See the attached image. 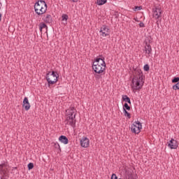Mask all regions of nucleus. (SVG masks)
<instances>
[{
    "mask_svg": "<svg viewBox=\"0 0 179 179\" xmlns=\"http://www.w3.org/2000/svg\"><path fill=\"white\" fill-rule=\"evenodd\" d=\"M131 129L133 134L138 135L141 133V130L142 129V123L139 121L135 122L131 124Z\"/></svg>",
    "mask_w": 179,
    "mask_h": 179,
    "instance_id": "0eeeda50",
    "label": "nucleus"
},
{
    "mask_svg": "<svg viewBox=\"0 0 179 179\" xmlns=\"http://www.w3.org/2000/svg\"><path fill=\"white\" fill-rule=\"evenodd\" d=\"M96 3L99 5V6H101V5L107 3V0H97Z\"/></svg>",
    "mask_w": 179,
    "mask_h": 179,
    "instance_id": "a211bd4d",
    "label": "nucleus"
},
{
    "mask_svg": "<svg viewBox=\"0 0 179 179\" xmlns=\"http://www.w3.org/2000/svg\"><path fill=\"white\" fill-rule=\"evenodd\" d=\"M80 145L82 148H89V145H90V141L87 137H83L80 140Z\"/></svg>",
    "mask_w": 179,
    "mask_h": 179,
    "instance_id": "f8f14e48",
    "label": "nucleus"
},
{
    "mask_svg": "<svg viewBox=\"0 0 179 179\" xmlns=\"http://www.w3.org/2000/svg\"><path fill=\"white\" fill-rule=\"evenodd\" d=\"M173 90H179V82L173 86Z\"/></svg>",
    "mask_w": 179,
    "mask_h": 179,
    "instance_id": "393cba45",
    "label": "nucleus"
},
{
    "mask_svg": "<svg viewBox=\"0 0 179 179\" xmlns=\"http://www.w3.org/2000/svg\"><path fill=\"white\" fill-rule=\"evenodd\" d=\"M54 146L55 149H59L60 151H57V153H61V146H59V144L58 143H54Z\"/></svg>",
    "mask_w": 179,
    "mask_h": 179,
    "instance_id": "aec40b11",
    "label": "nucleus"
},
{
    "mask_svg": "<svg viewBox=\"0 0 179 179\" xmlns=\"http://www.w3.org/2000/svg\"><path fill=\"white\" fill-rule=\"evenodd\" d=\"M1 20H2V14L0 13V22H1Z\"/></svg>",
    "mask_w": 179,
    "mask_h": 179,
    "instance_id": "72a5a7b5",
    "label": "nucleus"
},
{
    "mask_svg": "<svg viewBox=\"0 0 179 179\" xmlns=\"http://www.w3.org/2000/svg\"><path fill=\"white\" fill-rule=\"evenodd\" d=\"M99 31L101 33V36H102V37H107V36H110V29L107 27V25H102Z\"/></svg>",
    "mask_w": 179,
    "mask_h": 179,
    "instance_id": "9d476101",
    "label": "nucleus"
},
{
    "mask_svg": "<svg viewBox=\"0 0 179 179\" xmlns=\"http://www.w3.org/2000/svg\"><path fill=\"white\" fill-rule=\"evenodd\" d=\"M167 144L170 149H177V148H178V142L174 138H171V141L167 143Z\"/></svg>",
    "mask_w": 179,
    "mask_h": 179,
    "instance_id": "9b49d317",
    "label": "nucleus"
},
{
    "mask_svg": "<svg viewBox=\"0 0 179 179\" xmlns=\"http://www.w3.org/2000/svg\"><path fill=\"white\" fill-rule=\"evenodd\" d=\"M6 167H8V162H3L0 164L1 179H8L9 178V171Z\"/></svg>",
    "mask_w": 179,
    "mask_h": 179,
    "instance_id": "423d86ee",
    "label": "nucleus"
},
{
    "mask_svg": "<svg viewBox=\"0 0 179 179\" xmlns=\"http://www.w3.org/2000/svg\"><path fill=\"white\" fill-rule=\"evenodd\" d=\"M106 62L103 60L101 63H94L92 64V69L95 73H99L104 75L106 73Z\"/></svg>",
    "mask_w": 179,
    "mask_h": 179,
    "instance_id": "39448f33",
    "label": "nucleus"
},
{
    "mask_svg": "<svg viewBox=\"0 0 179 179\" xmlns=\"http://www.w3.org/2000/svg\"><path fill=\"white\" fill-rule=\"evenodd\" d=\"M179 82V77H175L172 80V83H178Z\"/></svg>",
    "mask_w": 179,
    "mask_h": 179,
    "instance_id": "a878e982",
    "label": "nucleus"
},
{
    "mask_svg": "<svg viewBox=\"0 0 179 179\" xmlns=\"http://www.w3.org/2000/svg\"><path fill=\"white\" fill-rule=\"evenodd\" d=\"M111 179H118V177H117L115 173H113L111 176Z\"/></svg>",
    "mask_w": 179,
    "mask_h": 179,
    "instance_id": "7c9ffc66",
    "label": "nucleus"
},
{
    "mask_svg": "<svg viewBox=\"0 0 179 179\" xmlns=\"http://www.w3.org/2000/svg\"><path fill=\"white\" fill-rule=\"evenodd\" d=\"M127 179H135V178H134V174L128 173L127 174Z\"/></svg>",
    "mask_w": 179,
    "mask_h": 179,
    "instance_id": "c85d7f7f",
    "label": "nucleus"
},
{
    "mask_svg": "<svg viewBox=\"0 0 179 179\" xmlns=\"http://www.w3.org/2000/svg\"><path fill=\"white\" fill-rule=\"evenodd\" d=\"M156 23H157V26H159V20H157Z\"/></svg>",
    "mask_w": 179,
    "mask_h": 179,
    "instance_id": "f704fd0d",
    "label": "nucleus"
},
{
    "mask_svg": "<svg viewBox=\"0 0 179 179\" xmlns=\"http://www.w3.org/2000/svg\"><path fill=\"white\" fill-rule=\"evenodd\" d=\"M157 2H159L160 0H156Z\"/></svg>",
    "mask_w": 179,
    "mask_h": 179,
    "instance_id": "c9c22d12",
    "label": "nucleus"
},
{
    "mask_svg": "<svg viewBox=\"0 0 179 179\" xmlns=\"http://www.w3.org/2000/svg\"><path fill=\"white\" fill-rule=\"evenodd\" d=\"M125 110H127V111H129L131 110V106H129L127 103H124V104L123 105V111H125Z\"/></svg>",
    "mask_w": 179,
    "mask_h": 179,
    "instance_id": "6ab92c4d",
    "label": "nucleus"
},
{
    "mask_svg": "<svg viewBox=\"0 0 179 179\" xmlns=\"http://www.w3.org/2000/svg\"><path fill=\"white\" fill-rule=\"evenodd\" d=\"M123 112H124L125 117H127L129 119L131 118V113H129L126 110H123Z\"/></svg>",
    "mask_w": 179,
    "mask_h": 179,
    "instance_id": "b1692460",
    "label": "nucleus"
},
{
    "mask_svg": "<svg viewBox=\"0 0 179 179\" xmlns=\"http://www.w3.org/2000/svg\"><path fill=\"white\" fill-rule=\"evenodd\" d=\"M94 77L96 80H100L101 79V74L95 73Z\"/></svg>",
    "mask_w": 179,
    "mask_h": 179,
    "instance_id": "5701e85b",
    "label": "nucleus"
},
{
    "mask_svg": "<svg viewBox=\"0 0 179 179\" xmlns=\"http://www.w3.org/2000/svg\"><path fill=\"white\" fill-rule=\"evenodd\" d=\"M58 78H59V76L57 71H52V72L49 71L47 73L45 79L48 82V87H51V85H55V83L58 82Z\"/></svg>",
    "mask_w": 179,
    "mask_h": 179,
    "instance_id": "20e7f679",
    "label": "nucleus"
},
{
    "mask_svg": "<svg viewBox=\"0 0 179 179\" xmlns=\"http://www.w3.org/2000/svg\"><path fill=\"white\" fill-rule=\"evenodd\" d=\"M133 69L134 78L132 79L131 87L133 90H141L145 83V81H143V73L142 70L138 67H133Z\"/></svg>",
    "mask_w": 179,
    "mask_h": 179,
    "instance_id": "f257e3e1",
    "label": "nucleus"
},
{
    "mask_svg": "<svg viewBox=\"0 0 179 179\" xmlns=\"http://www.w3.org/2000/svg\"><path fill=\"white\" fill-rule=\"evenodd\" d=\"M0 10H1V6H0Z\"/></svg>",
    "mask_w": 179,
    "mask_h": 179,
    "instance_id": "e433bc0d",
    "label": "nucleus"
},
{
    "mask_svg": "<svg viewBox=\"0 0 179 179\" xmlns=\"http://www.w3.org/2000/svg\"><path fill=\"white\" fill-rule=\"evenodd\" d=\"M22 107L26 111H29V110H30V103H29V99L27 97L24 98Z\"/></svg>",
    "mask_w": 179,
    "mask_h": 179,
    "instance_id": "ddd939ff",
    "label": "nucleus"
},
{
    "mask_svg": "<svg viewBox=\"0 0 179 179\" xmlns=\"http://www.w3.org/2000/svg\"><path fill=\"white\" fill-rule=\"evenodd\" d=\"M145 47H144V51L145 54H148L147 58H149L150 55H152V46L150 45V40L148 41L144 42Z\"/></svg>",
    "mask_w": 179,
    "mask_h": 179,
    "instance_id": "1a4fd4ad",
    "label": "nucleus"
},
{
    "mask_svg": "<svg viewBox=\"0 0 179 179\" xmlns=\"http://www.w3.org/2000/svg\"><path fill=\"white\" fill-rule=\"evenodd\" d=\"M43 21L45 22V23H48V24L52 23V16H51V15L50 14H46V15H45V18L43 19Z\"/></svg>",
    "mask_w": 179,
    "mask_h": 179,
    "instance_id": "4468645a",
    "label": "nucleus"
},
{
    "mask_svg": "<svg viewBox=\"0 0 179 179\" xmlns=\"http://www.w3.org/2000/svg\"><path fill=\"white\" fill-rule=\"evenodd\" d=\"M70 2H73V3H76V2H78L79 0H69Z\"/></svg>",
    "mask_w": 179,
    "mask_h": 179,
    "instance_id": "473e14b6",
    "label": "nucleus"
},
{
    "mask_svg": "<svg viewBox=\"0 0 179 179\" xmlns=\"http://www.w3.org/2000/svg\"><path fill=\"white\" fill-rule=\"evenodd\" d=\"M66 112V120H64L66 125H70L72 128H75L76 127V113H75V107H70Z\"/></svg>",
    "mask_w": 179,
    "mask_h": 179,
    "instance_id": "f03ea898",
    "label": "nucleus"
},
{
    "mask_svg": "<svg viewBox=\"0 0 179 179\" xmlns=\"http://www.w3.org/2000/svg\"><path fill=\"white\" fill-rule=\"evenodd\" d=\"M139 27H145V24L143 22H140Z\"/></svg>",
    "mask_w": 179,
    "mask_h": 179,
    "instance_id": "2f4dec72",
    "label": "nucleus"
},
{
    "mask_svg": "<svg viewBox=\"0 0 179 179\" xmlns=\"http://www.w3.org/2000/svg\"><path fill=\"white\" fill-rule=\"evenodd\" d=\"M162 13H163L162 7L155 6V8L153 9V17L157 19V20H162Z\"/></svg>",
    "mask_w": 179,
    "mask_h": 179,
    "instance_id": "6e6552de",
    "label": "nucleus"
},
{
    "mask_svg": "<svg viewBox=\"0 0 179 179\" xmlns=\"http://www.w3.org/2000/svg\"><path fill=\"white\" fill-rule=\"evenodd\" d=\"M59 141L62 142V143H64V145H68V143H69V140L65 136H60L59 138Z\"/></svg>",
    "mask_w": 179,
    "mask_h": 179,
    "instance_id": "2eb2a0df",
    "label": "nucleus"
},
{
    "mask_svg": "<svg viewBox=\"0 0 179 179\" xmlns=\"http://www.w3.org/2000/svg\"><path fill=\"white\" fill-rule=\"evenodd\" d=\"M142 9V6H136L135 7H134V10H135V12H136V10H141Z\"/></svg>",
    "mask_w": 179,
    "mask_h": 179,
    "instance_id": "c756f323",
    "label": "nucleus"
},
{
    "mask_svg": "<svg viewBox=\"0 0 179 179\" xmlns=\"http://www.w3.org/2000/svg\"><path fill=\"white\" fill-rule=\"evenodd\" d=\"M62 20H68V15L66 14H63L62 16Z\"/></svg>",
    "mask_w": 179,
    "mask_h": 179,
    "instance_id": "bb28decb",
    "label": "nucleus"
},
{
    "mask_svg": "<svg viewBox=\"0 0 179 179\" xmlns=\"http://www.w3.org/2000/svg\"><path fill=\"white\" fill-rule=\"evenodd\" d=\"M47 3L44 0H38L34 5V9L38 16L44 15L47 12Z\"/></svg>",
    "mask_w": 179,
    "mask_h": 179,
    "instance_id": "7ed1b4c3",
    "label": "nucleus"
},
{
    "mask_svg": "<svg viewBox=\"0 0 179 179\" xmlns=\"http://www.w3.org/2000/svg\"><path fill=\"white\" fill-rule=\"evenodd\" d=\"M100 61H104V57H102V58H96L95 60H94V64H100Z\"/></svg>",
    "mask_w": 179,
    "mask_h": 179,
    "instance_id": "412c9836",
    "label": "nucleus"
},
{
    "mask_svg": "<svg viewBox=\"0 0 179 179\" xmlns=\"http://www.w3.org/2000/svg\"><path fill=\"white\" fill-rule=\"evenodd\" d=\"M144 71H145V72H148L150 67H149V64H145L143 67Z\"/></svg>",
    "mask_w": 179,
    "mask_h": 179,
    "instance_id": "cd10ccee",
    "label": "nucleus"
},
{
    "mask_svg": "<svg viewBox=\"0 0 179 179\" xmlns=\"http://www.w3.org/2000/svg\"><path fill=\"white\" fill-rule=\"evenodd\" d=\"M34 169V164L30 162L28 164V170H33Z\"/></svg>",
    "mask_w": 179,
    "mask_h": 179,
    "instance_id": "4be33fe9",
    "label": "nucleus"
},
{
    "mask_svg": "<svg viewBox=\"0 0 179 179\" xmlns=\"http://www.w3.org/2000/svg\"><path fill=\"white\" fill-rule=\"evenodd\" d=\"M43 29H45L46 33L48 31V27L47 26V24L44 22H41L39 24V30L41 33L43 31Z\"/></svg>",
    "mask_w": 179,
    "mask_h": 179,
    "instance_id": "dca6fc26",
    "label": "nucleus"
},
{
    "mask_svg": "<svg viewBox=\"0 0 179 179\" xmlns=\"http://www.w3.org/2000/svg\"><path fill=\"white\" fill-rule=\"evenodd\" d=\"M122 101H125L126 103L131 104V99H129L127 95H122Z\"/></svg>",
    "mask_w": 179,
    "mask_h": 179,
    "instance_id": "f3484780",
    "label": "nucleus"
}]
</instances>
